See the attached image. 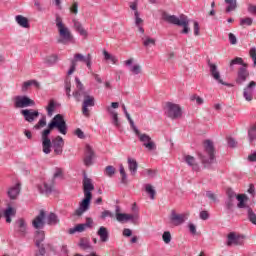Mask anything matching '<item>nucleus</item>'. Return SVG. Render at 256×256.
<instances>
[{"label":"nucleus","mask_w":256,"mask_h":256,"mask_svg":"<svg viewBox=\"0 0 256 256\" xmlns=\"http://www.w3.org/2000/svg\"><path fill=\"white\" fill-rule=\"evenodd\" d=\"M134 15H135V23H136V26H137V27L141 26V23H143V19H141V18L139 17V12H138V11H135Z\"/></svg>","instance_id":"0e129e2a"},{"label":"nucleus","mask_w":256,"mask_h":256,"mask_svg":"<svg viewBox=\"0 0 256 256\" xmlns=\"http://www.w3.org/2000/svg\"><path fill=\"white\" fill-rule=\"evenodd\" d=\"M37 189L42 195H51L53 193V183L43 182L37 185Z\"/></svg>","instance_id":"5701e85b"},{"label":"nucleus","mask_w":256,"mask_h":256,"mask_svg":"<svg viewBox=\"0 0 256 256\" xmlns=\"http://www.w3.org/2000/svg\"><path fill=\"white\" fill-rule=\"evenodd\" d=\"M201 27L199 26V22L194 21V35L197 37L200 35Z\"/></svg>","instance_id":"69168bd1"},{"label":"nucleus","mask_w":256,"mask_h":256,"mask_svg":"<svg viewBox=\"0 0 256 256\" xmlns=\"http://www.w3.org/2000/svg\"><path fill=\"white\" fill-rule=\"evenodd\" d=\"M82 97L84 98L82 103V114L84 117H89L91 115L89 107H95V97L89 95L88 92L84 93Z\"/></svg>","instance_id":"423d86ee"},{"label":"nucleus","mask_w":256,"mask_h":256,"mask_svg":"<svg viewBox=\"0 0 256 256\" xmlns=\"http://www.w3.org/2000/svg\"><path fill=\"white\" fill-rule=\"evenodd\" d=\"M227 239L228 247H231V245H243V243H245V236L235 232H230Z\"/></svg>","instance_id":"f8f14e48"},{"label":"nucleus","mask_w":256,"mask_h":256,"mask_svg":"<svg viewBox=\"0 0 256 256\" xmlns=\"http://www.w3.org/2000/svg\"><path fill=\"white\" fill-rule=\"evenodd\" d=\"M65 91L68 99H71V80L69 78L65 80Z\"/></svg>","instance_id":"de8ad7c7"},{"label":"nucleus","mask_w":256,"mask_h":256,"mask_svg":"<svg viewBox=\"0 0 256 256\" xmlns=\"http://www.w3.org/2000/svg\"><path fill=\"white\" fill-rule=\"evenodd\" d=\"M249 55L251 59L254 61V65L256 66V48L255 47L250 49Z\"/></svg>","instance_id":"e2e57ef3"},{"label":"nucleus","mask_w":256,"mask_h":256,"mask_svg":"<svg viewBox=\"0 0 256 256\" xmlns=\"http://www.w3.org/2000/svg\"><path fill=\"white\" fill-rule=\"evenodd\" d=\"M31 85H35V87H39V82L35 80H29L24 82L22 85V91H27V89H29Z\"/></svg>","instance_id":"37998d69"},{"label":"nucleus","mask_w":256,"mask_h":256,"mask_svg":"<svg viewBox=\"0 0 256 256\" xmlns=\"http://www.w3.org/2000/svg\"><path fill=\"white\" fill-rule=\"evenodd\" d=\"M14 229L20 237L27 235V223L22 218L16 221Z\"/></svg>","instance_id":"6ab92c4d"},{"label":"nucleus","mask_w":256,"mask_h":256,"mask_svg":"<svg viewBox=\"0 0 256 256\" xmlns=\"http://www.w3.org/2000/svg\"><path fill=\"white\" fill-rule=\"evenodd\" d=\"M248 13L251 15H256V5L249 4L248 5Z\"/></svg>","instance_id":"774afa93"},{"label":"nucleus","mask_w":256,"mask_h":256,"mask_svg":"<svg viewBox=\"0 0 256 256\" xmlns=\"http://www.w3.org/2000/svg\"><path fill=\"white\" fill-rule=\"evenodd\" d=\"M233 65H242V67H248L247 63L243 62V58L236 57L233 60L230 61V67H233Z\"/></svg>","instance_id":"a18cd8bd"},{"label":"nucleus","mask_w":256,"mask_h":256,"mask_svg":"<svg viewBox=\"0 0 256 256\" xmlns=\"http://www.w3.org/2000/svg\"><path fill=\"white\" fill-rule=\"evenodd\" d=\"M97 235L100 237L102 243H107V241H109V230H107L105 226H101L98 229Z\"/></svg>","instance_id":"393cba45"},{"label":"nucleus","mask_w":256,"mask_h":256,"mask_svg":"<svg viewBox=\"0 0 256 256\" xmlns=\"http://www.w3.org/2000/svg\"><path fill=\"white\" fill-rule=\"evenodd\" d=\"M116 219L119 223H125L127 221H135V219H139V215L137 214H125V213H117Z\"/></svg>","instance_id":"b1692460"},{"label":"nucleus","mask_w":256,"mask_h":256,"mask_svg":"<svg viewBox=\"0 0 256 256\" xmlns=\"http://www.w3.org/2000/svg\"><path fill=\"white\" fill-rule=\"evenodd\" d=\"M190 100H191V101H196V103H197L198 105H203V103H204L203 98L199 97L197 94L192 95V96L190 97Z\"/></svg>","instance_id":"6e6d98bb"},{"label":"nucleus","mask_w":256,"mask_h":256,"mask_svg":"<svg viewBox=\"0 0 256 256\" xmlns=\"http://www.w3.org/2000/svg\"><path fill=\"white\" fill-rule=\"evenodd\" d=\"M58 59L57 55H51L46 58V62L50 65H55V62L58 61Z\"/></svg>","instance_id":"13d9d810"},{"label":"nucleus","mask_w":256,"mask_h":256,"mask_svg":"<svg viewBox=\"0 0 256 256\" xmlns=\"http://www.w3.org/2000/svg\"><path fill=\"white\" fill-rule=\"evenodd\" d=\"M93 157H95V152L93 151V148L89 144H87L84 154V164L86 165V167H90V165H93Z\"/></svg>","instance_id":"aec40b11"},{"label":"nucleus","mask_w":256,"mask_h":256,"mask_svg":"<svg viewBox=\"0 0 256 256\" xmlns=\"http://www.w3.org/2000/svg\"><path fill=\"white\" fill-rule=\"evenodd\" d=\"M57 107H59V104L55 102V100L49 101L48 106L46 107L48 117H53V113H55Z\"/></svg>","instance_id":"473e14b6"},{"label":"nucleus","mask_w":256,"mask_h":256,"mask_svg":"<svg viewBox=\"0 0 256 256\" xmlns=\"http://www.w3.org/2000/svg\"><path fill=\"white\" fill-rule=\"evenodd\" d=\"M85 229H87V226H85L84 224H78L75 226V228H71L69 230L70 235H73V233H83V231H85Z\"/></svg>","instance_id":"a19ab883"},{"label":"nucleus","mask_w":256,"mask_h":256,"mask_svg":"<svg viewBox=\"0 0 256 256\" xmlns=\"http://www.w3.org/2000/svg\"><path fill=\"white\" fill-rule=\"evenodd\" d=\"M256 82L251 81L243 90V97L247 101H253V93L255 91Z\"/></svg>","instance_id":"412c9836"},{"label":"nucleus","mask_w":256,"mask_h":256,"mask_svg":"<svg viewBox=\"0 0 256 256\" xmlns=\"http://www.w3.org/2000/svg\"><path fill=\"white\" fill-rule=\"evenodd\" d=\"M130 71L134 74V75H139V73H141V66L138 64H135L134 66H132L130 68Z\"/></svg>","instance_id":"bf43d9fd"},{"label":"nucleus","mask_w":256,"mask_h":256,"mask_svg":"<svg viewBox=\"0 0 256 256\" xmlns=\"http://www.w3.org/2000/svg\"><path fill=\"white\" fill-rule=\"evenodd\" d=\"M79 246L83 249V251L92 250L93 246L89 243V240L82 238L80 240Z\"/></svg>","instance_id":"ea45409f"},{"label":"nucleus","mask_w":256,"mask_h":256,"mask_svg":"<svg viewBox=\"0 0 256 256\" xmlns=\"http://www.w3.org/2000/svg\"><path fill=\"white\" fill-rule=\"evenodd\" d=\"M134 133L138 137L139 141L143 143V146L148 149V151H155V149H157L155 142H153L149 135L142 134L137 128L134 130Z\"/></svg>","instance_id":"39448f33"},{"label":"nucleus","mask_w":256,"mask_h":256,"mask_svg":"<svg viewBox=\"0 0 256 256\" xmlns=\"http://www.w3.org/2000/svg\"><path fill=\"white\" fill-rule=\"evenodd\" d=\"M106 217H110L111 219H113L115 215L111 211L105 210L101 213V219H105Z\"/></svg>","instance_id":"680f3d73"},{"label":"nucleus","mask_w":256,"mask_h":256,"mask_svg":"<svg viewBox=\"0 0 256 256\" xmlns=\"http://www.w3.org/2000/svg\"><path fill=\"white\" fill-rule=\"evenodd\" d=\"M187 217H189V214H178L177 211L172 210L170 214V221L172 225L179 227V225H183Z\"/></svg>","instance_id":"9b49d317"},{"label":"nucleus","mask_w":256,"mask_h":256,"mask_svg":"<svg viewBox=\"0 0 256 256\" xmlns=\"http://www.w3.org/2000/svg\"><path fill=\"white\" fill-rule=\"evenodd\" d=\"M87 60V56H84L81 53L74 54V59L71 60V66L68 71V75H73L75 73V69L77 68V63H85Z\"/></svg>","instance_id":"4468645a"},{"label":"nucleus","mask_w":256,"mask_h":256,"mask_svg":"<svg viewBox=\"0 0 256 256\" xmlns=\"http://www.w3.org/2000/svg\"><path fill=\"white\" fill-rule=\"evenodd\" d=\"M76 81V90L73 92V97L76 99L77 102L81 101V96L85 95L87 91H85V87L79 78H75Z\"/></svg>","instance_id":"f3484780"},{"label":"nucleus","mask_w":256,"mask_h":256,"mask_svg":"<svg viewBox=\"0 0 256 256\" xmlns=\"http://www.w3.org/2000/svg\"><path fill=\"white\" fill-rule=\"evenodd\" d=\"M240 25L242 27H243V25H248V27H250V25H253V18L246 17V18L240 19Z\"/></svg>","instance_id":"8fccbe9b"},{"label":"nucleus","mask_w":256,"mask_h":256,"mask_svg":"<svg viewBox=\"0 0 256 256\" xmlns=\"http://www.w3.org/2000/svg\"><path fill=\"white\" fill-rule=\"evenodd\" d=\"M38 252L35 254V256H45V246H43V244H40V247H38Z\"/></svg>","instance_id":"338daca9"},{"label":"nucleus","mask_w":256,"mask_h":256,"mask_svg":"<svg viewBox=\"0 0 256 256\" xmlns=\"http://www.w3.org/2000/svg\"><path fill=\"white\" fill-rule=\"evenodd\" d=\"M16 23L20 25V27H24V29H29V19L24 17L23 15H17L16 16Z\"/></svg>","instance_id":"2f4dec72"},{"label":"nucleus","mask_w":256,"mask_h":256,"mask_svg":"<svg viewBox=\"0 0 256 256\" xmlns=\"http://www.w3.org/2000/svg\"><path fill=\"white\" fill-rule=\"evenodd\" d=\"M74 28L82 37H87V30L83 28L79 21L74 20Z\"/></svg>","instance_id":"f704fd0d"},{"label":"nucleus","mask_w":256,"mask_h":256,"mask_svg":"<svg viewBox=\"0 0 256 256\" xmlns=\"http://www.w3.org/2000/svg\"><path fill=\"white\" fill-rule=\"evenodd\" d=\"M165 114L170 119H179V117H181V107L177 104L168 102L166 103Z\"/></svg>","instance_id":"6e6552de"},{"label":"nucleus","mask_w":256,"mask_h":256,"mask_svg":"<svg viewBox=\"0 0 256 256\" xmlns=\"http://www.w3.org/2000/svg\"><path fill=\"white\" fill-rule=\"evenodd\" d=\"M115 167L113 166H107L105 168V173L108 177H113L115 175Z\"/></svg>","instance_id":"603ef678"},{"label":"nucleus","mask_w":256,"mask_h":256,"mask_svg":"<svg viewBox=\"0 0 256 256\" xmlns=\"http://www.w3.org/2000/svg\"><path fill=\"white\" fill-rule=\"evenodd\" d=\"M225 3L228 4L226 13H231V11H235V9H237V0H225Z\"/></svg>","instance_id":"c9c22d12"},{"label":"nucleus","mask_w":256,"mask_h":256,"mask_svg":"<svg viewBox=\"0 0 256 256\" xmlns=\"http://www.w3.org/2000/svg\"><path fill=\"white\" fill-rule=\"evenodd\" d=\"M36 247H41V243L45 241V231L37 230L34 237Z\"/></svg>","instance_id":"cd10ccee"},{"label":"nucleus","mask_w":256,"mask_h":256,"mask_svg":"<svg viewBox=\"0 0 256 256\" xmlns=\"http://www.w3.org/2000/svg\"><path fill=\"white\" fill-rule=\"evenodd\" d=\"M19 193H21V184L17 183L14 187L8 190V197H10V199H17Z\"/></svg>","instance_id":"c85d7f7f"},{"label":"nucleus","mask_w":256,"mask_h":256,"mask_svg":"<svg viewBox=\"0 0 256 256\" xmlns=\"http://www.w3.org/2000/svg\"><path fill=\"white\" fill-rule=\"evenodd\" d=\"M162 239H163L164 243H166V244L171 243V232H169V231L164 232L162 235Z\"/></svg>","instance_id":"5fc2aeb1"},{"label":"nucleus","mask_w":256,"mask_h":256,"mask_svg":"<svg viewBox=\"0 0 256 256\" xmlns=\"http://www.w3.org/2000/svg\"><path fill=\"white\" fill-rule=\"evenodd\" d=\"M162 19L167 23H171L172 25H178V27H183L181 33L187 35L191 28H189V19L187 16L181 15L180 18L175 15H169L167 13H163Z\"/></svg>","instance_id":"7ed1b4c3"},{"label":"nucleus","mask_w":256,"mask_h":256,"mask_svg":"<svg viewBox=\"0 0 256 256\" xmlns=\"http://www.w3.org/2000/svg\"><path fill=\"white\" fill-rule=\"evenodd\" d=\"M208 67L210 69L211 77H213V79L217 81V83H220V85H225L226 87H232L231 84L225 83L223 79H221V73L219 72L217 65L211 63V61H208Z\"/></svg>","instance_id":"9d476101"},{"label":"nucleus","mask_w":256,"mask_h":256,"mask_svg":"<svg viewBox=\"0 0 256 256\" xmlns=\"http://www.w3.org/2000/svg\"><path fill=\"white\" fill-rule=\"evenodd\" d=\"M248 219L253 223V225H256V214L251 208H248Z\"/></svg>","instance_id":"3c124183"},{"label":"nucleus","mask_w":256,"mask_h":256,"mask_svg":"<svg viewBox=\"0 0 256 256\" xmlns=\"http://www.w3.org/2000/svg\"><path fill=\"white\" fill-rule=\"evenodd\" d=\"M32 227L34 229H43L45 227V211L41 210L39 215L32 221Z\"/></svg>","instance_id":"a211bd4d"},{"label":"nucleus","mask_w":256,"mask_h":256,"mask_svg":"<svg viewBox=\"0 0 256 256\" xmlns=\"http://www.w3.org/2000/svg\"><path fill=\"white\" fill-rule=\"evenodd\" d=\"M94 190H95V186L93 185V180H91L87 176H84V179H83L84 196L93 197V194L91 193V191H94Z\"/></svg>","instance_id":"dca6fc26"},{"label":"nucleus","mask_w":256,"mask_h":256,"mask_svg":"<svg viewBox=\"0 0 256 256\" xmlns=\"http://www.w3.org/2000/svg\"><path fill=\"white\" fill-rule=\"evenodd\" d=\"M70 13H73V15H77L79 13V3L73 2L70 7Z\"/></svg>","instance_id":"864d4df0"},{"label":"nucleus","mask_w":256,"mask_h":256,"mask_svg":"<svg viewBox=\"0 0 256 256\" xmlns=\"http://www.w3.org/2000/svg\"><path fill=\"white\" fill-rule=\"evenodd\" d=\"M21 115L24 117L25 121L28 123H33L35 119L39 118V111L34 109H23L21 110Z\"/></svg>","instance_id":"ddd939ff"},{"label":"nucleus","mask_w":256,"mask_h":256,"mask_svg":"<svg viewBox=\"0 0 256 256\" xmlns=\"http://www.w3.org/2000/svg\"><path fill=\"white\" fill-rule=\"evenodd\" d=\"M107 111H108V113H110L112 115V123H113V125L117 129H120L121 128V122H119V116H118L117 112L113 111V109H111V107H108Z\"/></svg>","instance_id":"7c9ffc66"},{"label":"nucleus","mask_w":256,"mask_h":256,"mask_svg":"<svg viewBox=\"0 0 256 256\" xmlns=\"http://www.w3.org/2000/svg\"><path fill=\"white\" fill-rule=\"evenodd\" d=\"M92 61H93V57L91 56V54H87L86 55V60L84 61V63L86 64L89 71H91Z\"/></svg>","instance_id":"4d7b16f0"},{"label":"nucleus","mask_w":256,"mask_h":256,"mask_svg":"<svg viewBox=\"0 0 256 256\" xmlns=\"http://www.w3.org/2000/svg\"><path fill=\"white\" fill-rule=\"evenodd\" d=\"M248 139L250 145H253V142L256 141V122L248 128Z\"/></svg>","instance_id":"c756f323"},{"label":"nucleus","mask_w":256,"mask_h":256,"mask_svg":"<svg viewBox=\"0 0 256 256\" xmlns=\"http://www.w3.org/2000/svg\"><path fill=\"white\" fill-rule=\"evenodd\" d=\"M119 171L121 175V183L127 185V173L125 172V167L123 166V164H120Z\"/></svg>","instance_id":"c03bdc74"},{"label":"nucleus","mask_w":256,"mask_h":256,"mask_svg":"<svg viewBox=\"0 0 256 256\" xmlns=\"http://www.w3.org/2000/svg\"><path fill=\"white\" fill-rule=\"evenodd\" d=\"M53 129H57L61 135H67V122H65V118L62 114L55 115L48 124V127L41 133L43 153L49 155L52 147L55 155H61L63 153V147H65V141L61 136H56L51 141L49 135H51V131H53Z\"/></svg>","instance_id":"f257e3e1"},{"label":"nucleus","mask_w":256,"mask_h":256,"mask_svg":"<svg viewBox=\"0 0 256 256\" xmlns=\"http://www.w3.org/2000/svg\"><path fill=\"white\" fill-rule=\"evenodd\" d=\"M47 223L48 225H57V223H59V218L55 213H50L47 216Z\"/></svg>","instance_id":"e433bc0d"},{"label":"nucleus","mask_w":256,"mask_h":256,"mask_svg":"<svg viewBox=\"0 0 256 256\" xmlns=\"http://www.w3.org/2000/svg\"><path fill=\"white\" fill-rule=\"evenodd\" d=\"M198 157L202 165L207 169L217 161L215 157V146H213V142L211 140L204 141V152L198 153Z\"/></svg>","instance_id":"f03ea898"},{"label":"nucleus","mask_w":256,"mask_h":256,"mask_svg":"<svg viewBox=\"0 0 256 256\" xmlns=\"http://www.w3.org/2000/svg\"><path fill=\"white\" fill-rule=\"evenodd\" d=\"M145 191L146 193H148V195H150V199H155V195L157 194V192L155 191V189H153V186L151 184L145 185Z\"/></svg>","instance_id":"49530a36"},{"label":"nucleus","mask_w":256,"mask_h":256,"mask_svg":"<svg viewBox=\"0 0 256 256\" xmlns=\"http://www.w3.org/2000/svg\"><path fill=\"white\" fill-rule=\"evenodd\" d=\"M227 199L225 201V207L229 213H233V209H235V201L237 199V194L233 189L228 188L226 190Z\"/></svg>","instance_id":"1a4fd4ad"},{"label":"nucleus","mask_w":256,"mask_h":256,"mask_svg":"<svg viewBox=\"0 0 256 256\" xmlns=\"http://www.w3.org/2000/svg\"><path fill=\"white\" fill-rule=\"evenodd\" d=\"M55 23L60 35L58 43L67 45V43L73 41V35L71 34V31L67 28V26H65V24L63 23V18H61L59 14H56Z\"/></svg>","instance_id":"20e7f679"},{"label":"nucleus","mask_w":256,"mask_h":256,"mask_svg":"<svg viewBox=\"0 0 256 256\" xmlns=\"http://www.w3.org/2000/svg\"><path fill=\"white\" fill-rule=\"evenodd\" d=\"M103 55L105 61H111L114 65L117 64V57L111 55L107 50H103Z\"/></svg>","instance_id":"79ce46f5"},{"label":"nucleus","mask_w":256,"mask_h":256,"mask_svg":"<svg viewBox=\"0 0 256 256\" xmlns=\"http://www.w3.org/2000/svg\"><path fill=\"white\" fill-rule=\"evenodd\" d=\"M228 39H229V43L231 45H237V36H235V34L229 33L228 34Z\"/></svg>","instance_id":"052dcab7"},{"label":"nucleus","mask_w":256,"mask_h":256,"mask_svg":"<svg viewBox=\"0 0 256 256\" xmlns=\"http://www.w3.org/2000/svg\"><path fill=\"white\" fill-rule=\"evenodd\" d=\"M91 199H93V196H84V199L80 202L79 208L75 211V215L81 217L85 211H88L89 205H91Z\"/></svg>","instance_id":"2eb2a0df"},{"label":"nucleus","mask_w":256,"mask_h":256,"mask_svg":"<svg viewBox=\"0 0 256 256\" xmlns=\"http://www.w3.org/2000/svg\"><path fill=\"white\" fill-rule=\"evenodd\" d=\"M13 215H15V210L11 207H9L4 211V217L6 219V223H11V217H13Z\"/></svg>","instance_id":"58836bf2"},{"label":"nucleus","mask_w":256,"mask_h":256,"mask_svg":"<svg viewBox=\"0 0 256 256\" xmlns=\"http://www.w3.org/2000/svg\"><path fill=\"white\" fill-rule=\"evenodd\" d=\"M16 109H25V107H34L35 101L27 96H16L13 99Z\"/></svg>","instance_id":"0eeeda50"},{"label":"nucleus","mask_w":256,"mask_h":256,"mask_svg":"<svg viewBox=\"0 0 256 256\" xmlns=\"http://www.w3.org/2000/svg\"><path fill=\"white\" fill-rule=\"evenodd\" d=\"M142 43H143L144 47H151V45H155L156 40L149 36H144V37H142Z\"/></svg>","instance_id":"4c0bfd02"},{"label":"nucleus","mask_w":256,"mask_h":256,"mask_svg":"<svg viewBox=\"0 0 256 256\" xmlns=\"http://www.w3.org/2000/svg\"><path fill=\"white\" fill-rule=\"evenodd\" d=\"M47 125V117L43 116L38 123L34 126L36 129H43Z\"/></svg>","instance_id":"09e8293b"},{"label":"nucleus","mask_w":256,"mask_h":256,"mask_svg":"<svg viewBox=\"0 0 256 256\" xmlns=\"http://www.w3.org/2000/svg\"><path fill=\"white\" fill-rule=\"evenodd\" d=\"M138 167H139V164L137 163V160H135V158L128 157V169L131 175L137 174Z\"/></svg>","instance_id":"bb28decb"},{"label":"nucleus","mask_w":256,"mask_h":256,"mask_svg":"<svg viewBox=\"0 0 256 256\" xmlns=\"http://www.w3.org/2000/svg\"><path fill=\"white\" fill-rule=\"evenodd\" d=\"M247 79H249V70L247 67H240L236 78L237 85H243Z\"/></svg>","instance_id":"4be33fe9"},{"label":"nucleus","mask_w":256,"mask_h":256,"mask_svg":"<svg viewBox=\"0 0 256 256\" xmlns=\"http://www.w3.org/2000/svg\"><path fill=\"white\" fill-rule=\"evenodd\" d=\"M184 161L187 163V165H189V167H192L193 171H199V164H197L195 157L191 155H185Z\"/></svg>","instance_id":"a878e982"},{"label":"nucleus","mask_w":256,"mask_h":256,"mask_svg":"<svg viewBox=\"0 0 256 256\" xmlns=\"http://www.w3.org/2000/svg\"><path fill=\"white\" fill-rule=\"evenodd\" d=\"M236 199L238 201V209H245V207H247V205L245 204V202L247 201V196L245 194L236 195Z\"/></svg>","instance_id":"72a5a7b5"}]
</instances>
